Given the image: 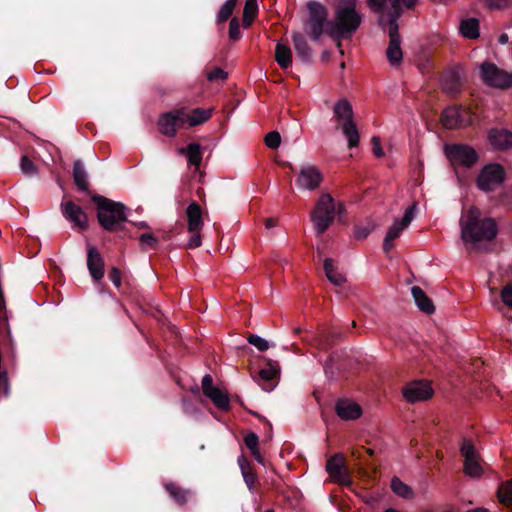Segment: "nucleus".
<instances>
[{
	"instance_id": "nucleus-40",
	"label": "nucleus",
	"mask_w": 512,
	"mask_h": 512,
	"mask_svg": "<svg viewBox=\"0 0 512 512\" xmlns=\"http://www.w3.org/2000/svg\"><path fill=\"white\" fill-rule=\"evenodd\" d=\"M229 39L233 42H236L241 39L242 32L240 28V21L237 17H233L229 23Z\"/></svg>"
},
{
	"instance_id": "nucleus-16",
	"label": "nucleus",
	"mask_w": 512,
	"mask_h": 512,
	"mask_svg": "<svg viewBox=\"0 0 512 512\" xmlns=\"http://www.w3.org/2000/svg\"><path fill=\"white\" fill-rule=\"evenodd\" d=\"M326 470L334 482L345 487L352 486L353 482L345 465V459L342 454L337 453L330 457L326 463Z\"/></svg>"
},
{
	"instance_id": "nucleus-20",
	"label": "nucleus",
	"mask_w": 512,
	"mask_h": 512,
	"mask_svg": "<svg viewBox=\"0 0 512 512\" xmlns=\"http://www.w3.org/2000/svg\"><path fill=\"white\" fill-rule=\"evenodd\" d=\"M335 412L342 420H356L362 415V408L356 402L342 398L337 400L335 404Z\"/></svg>"
},
{
	"instance_id": "nucleus-19",
	"label": "nucleus",
	"mask_w": 512,
	"mask_h": 512,
	"mask_svg": "<svg viewBox=\"0 0 512 512\" xmlns=\"http://www.w3.org/2000/svg\"><path fill=\"white\" fill-rule=\"evenodd\" d=\"M323 181V175L316 166L303 167L296 179V185L300 189L315 190Z\"/></svg>"
},
{
	"instance_id": "nucleus-47",
	"label": "nucleus",
	"mask_w": 512,
	"mask_h": 512,
	"mask_svg": "<svg viewBox=\"0 0 512 512\" xmlns=\"http://www.w3.org/2000/svg\"><path fill=\"white\" fill-rule=\"evenodd\" d=\"M228 77V73L220 67H215L212 71L207 74L209 81L225 80Z\"/></svg>"
},
{
	"instance_id": "nucleus-28",
	"label": "nucleus",
	"mask_w": 512,
	"mask_h": 512,
	"mask_svg": "<svg viewBox=\"0 0 512 512\" xmlns=\"http://www.w3.org/2000/svg\"><path fill=\"white\" fill-rule=\"evenodd\" d=\"M178 152L186 155L188 164L198 168L201 165L203 152L200 144L190 143L187 147L179 148Z\"/></svg>"
},
{
	"instance_id": "nucleus-60",
	"label": "nucleus",
	"mask_w": 512,
	"mask_h": 512,
	"mask_svg": "<svg viewBox=\"0 0 512 512\" xmlns=\"http://www.w3.org/2000/svg\"><path fill=\"white\" fill-rule=\"evenodd\" d=\"M283 167H287V168H290L291 170H293V166L291 163L289 162H286V161H283L280 163Z\"/></svg>"
},
{
	"instance_id": "nucleus-35",
	"label": "nucleus",
	"mask_w": 512,
	"mask_h": 512,
	"mask_svg": "<svg viewBox=\"0 0 512 512\" xmlns=\"http://www.w3.org/2000/svg\"><path fill=\"white\" fill-rule=\"evenodd\" d=\"M497 497L502 505L512 509V480L500 483L497 489Z\"/></svg>"
},
{
	"instance_id": "nucleus-25",
	"label": "nucleus",
	"mask_w": 512,
	"mask_h": 512,
	"mask_svg": "<svg viewBox=\"0 0 512 512\" xmlns=\"http://www.w3.org/2000/svg\"><path fill=\"white\" fill-rule=\"evenodd\" d=\"M72 176L78 190L88 194L91 197L93 194L89 190L88 173L81 160L74 161Z\"/></svg>"
},
{
	"instance_id": "nucleus-52",
	"label": "nucleus",
	"mask_w": 512,
	"mask_h": 512,
	"mask_svg": "<svg viewBox=\"0 0 512 512\" xmlns=\"http://www.w3.org/2000/svg\"><path fill=\"white\" fill-rule=\"evenodd\" d=\"M201 386L204 395L213 390L214 388H216L213 385V378L210 374H206L203 376Z\"/></svg>"
},
{
	"instance_id": "nucleus-18",
	"label": "nucleus",
	"mask_w": 512,
	"mask_h": 512,
	"mask_svg": "<svg viewBox=\"0 0 512 512\" xmlns=\"http://www.w3.org/2000/svg\"><path fill=\"white\" fill-rule=\"evenodd\" d=\"M265 365L259 370L258 384L265 391H271L275 385L276 380L280 375V367L278 362L271 359H264Z\"/></svg>"
},
{
	"instance_id": "nucleus-36",
	"label": "nucleus",
	"mask_w": 512,
	"mask_h": 512,
	"mask_svg": "<svg viewBox=\"0 0 512 512\" xmlns=\"http://www.w3.org/2000/svg\"><path fill=\"white\" fill-rule=\"evenodd\" d=\"M258 15L257 0H246L243 9L242 23L244 28H249Z\"/></svg>"
},
{
	"instance_id": "nucleus-7",
	"label": "nucleus",
	"mask_w": 512,
	"mask_h": 512,
	"mask_svg": "<svg viewBox=\"0 0 512 512\" xmlns=\"http://www.w3.org/2000/svg\"><path fill=\"white\" fill-rule=\"evenodd\" d=\"M309 17L307 20V33L313 41H318L323 33H326L328 11L318 2H309L307 5Z\"/></svg>"
},
{
	"instance_id": "nucleus-46",
	"label": "nucleus",
	"mask_w": 512,
	"mask_h": 512,
	"mask_svg": "<svg viewBox=\"0 0 512 512\" xmlns=\"http://www.w3.org/2000/svg\"><path fill=\"white\" fill-rule=\"evenodd\" d=\"M367 454L368 456L372 457L374 455V450L370 449V448H364V447H361V448H358V449H355L353 452H352V456L355 457L356 459L360 460L363 462V464H366L368 465V462L366 461V459L364 458V455Z\"/></svg>"
},
{
	"instance_id": "nucleus-42",
	"label": "nucleus",
	"mask_w": 512,
	"mask_h": 512,
	"mask_svg": "<svg viewBox=\"0 0 512 512\" xmlns=\"http://www.w3.org/2000/svg\"><path fill=\"white\" fill-rule=\"evenodd\" d=\"M20 167L21 171L27 176H34L37 174V167L28 156L21 157Z\"/></svg>"
},
{
	"instance_id": "nucleus-49",
	"label": "nucleus",
	"mask_w": 512,
	"mask_h": 512,
	"mask_svg": "<svg viewBox=\"0 0 512 512\" xmlns=\"http://www.w3.org/2000/svg\"><path fill=\"white\" fill-rule=\"evenodd\" d=\"M490 9H505L512 5V0H486Z\"/></svg>"
},
{
	"instance_id": "nucleus-23",
	"label": "nucleus",
	"mask_w": 512,
	"mask_h": 512,
	"mask_svg": "<svg viewBox=\"0 0 512 512\" xmlns=\"http://www.w3.org/2000/svg\"><path fill=\"white\" fill-rule=\"evenodd\" d=\"M187 228L189 232H200L203 228V211L199 203L193 201L186 208Z\"/></svg>"
},
{
	"instance_id": "nucleus-45",
	"label": "nucleus",
	"mask_w": 512,
	"mask_h": 512,
	"mask_svg": "<svg viewBox=\"0 0 512 512\" xmlns=\"http://www.w3.org/2000/svg\"><path fill=\"white\" fill-rule=\"evenodd\" d=\"M501 300L506 306L512 309V281L502 289Z\"/></svg>"
},
{
	"instance_id": "nucleus-31",
	"label": "nucleus",
	"mask_w": 512,
	"mask_h": 512,
	"mask_svg": "<svg viewBox=\"0 0 512 512\" xmlns=\"http://www.w3.org/2000/svg\"><path fill=\"white\" fill-rule=\"evenodd\" d=\"M205 396L209 398L213 404L222 411L230 410V399L226 392H223L220 388L216 387L210 392L206 393Z\"/></svg>"
},
{
	"instance_id": "nucleus-21",
	"label": "nucleus",
	"mask_w": 512,
	"mask_h": 512,
	"mask_svg": "<svg viewBox=\"0 0 512 512\" xmlns=\"http://www.w3.org/2000/svg\"><path fill=\"white\" fill-rule=\"evenodd\" d=\"M87 268L95 282H99L104 277V259L93 246L87 248Z\"/></svg>"
},
{
	"instance_id": "nucleus-17",
	"label": "nucleus",
	"mask_w": 512,
	"mask_h": 512,
	"mask_svg": "<svg viewBox=\"0 0 512 512\" xmlns=\"http://www.w3.org/2000/svg\"><path fill=\"white\" fill-rule=\"evenodd\" d=\"M434 394V390L427 380H415L403 388V396L409 403L426 401Z\"/></svg>"
},
{
	"instance_id": "nucleus-57",
	"label": "nucleus",
	"mask_w": 512,
	"mask_h": 512,
	"mask_svg": "<svg viewBox=\"0 0 512 512\" xmlns=\"http://www.w3.org/2000/svg\"><path fill=\"white\" fill-rule=\"evenodd\" d=\"M264 225L267 229L273 228L277 225V219L276 218H266L264 220Z\"/></svg>"
},
{
	"instance_id": "nucleus-8",
	"label": "nucleus",
	"mask_w": 512,
	"mask_h": 512,
	"mask_svg": "<svg viewBox=\"0 0 512 512\" xmlns=\"http://www.w3.org/2000/svg\"><path fill=\"white\" fill-rule=\"evenodd\" d=\"M480 74L483 83L489 87L507 90L512 87V72L500 69L492 62L480 65Z\"/></svg>"
},
{
	"instance_id": "nucleus-22",
	"label": "nucleus",
	"mask_w": 512,
	"mask_h": 512,
	"mask_svg": "<svg viewBox=\"0 0 512 512\" xmlns=\"http://www.w3.org/2000/svg\"><path fill=\"white\" fill-rule=\"evenodd\" d=\"M488 139L495 150L506 151L512 149V131L505 128H491Z\"/></svg>"
},
{
	"instance_id": "nucleus-59",
	"label": "nucleus",
	"mask_w": 512,
	"mask_h": 512,
	"mask_svg": "<svg viewBox=\"0 0 512 512\" xmlns=\"http://www.w3.org/2000/svg\"><path fill=\"white\" fill-rule=\"evenodd\" d=\"M498 41L500 44L502 45H505L509 42V37L506 33H502L499 38H498Z\"/></svg>"
},
{
	"instance_id": "nucleus-24",
	"label": "nucleus",
	"mask_w": 512,
	"mask_h": 512,
	"mask_svg": "<svg viewBox=\"0 0 512 512\" xmlns=\"http://www.w3.org/2000/svg\"><path fill=\"white\" fill-rule=\"evenodd\" d=\"M213 114V108H194L188 112L184 107V121L187 127H195L207 122Z\"/></svg>"
},
{
	"instance_id": "nucleus-11",
	"label": "nucleus",
	"mask_w": 512,
	"mask_h": 512,
	"mask_svg": "<svg viewBox=\"0 0 512 512\" xmlns=\"http://www.w3.org/2000/svg\"><path fill=\"white\" fill-rule=\"evenodd\" d=\"M157 125L162 135L169 138L175 137L177 131L186 126L184 121V107L161 114Z\"/></svg>"
},
{
	"instance_id": "nucleus-54",
	"label": "nucleus",
	"mask_w": 512,
	"mask_h": 512,
	"mask_svg": "<svg viewBox=\"0 0 512 512\" xmlns=\"http://www.w3.org/2000/svg\"><path fill=\"white\" fill-rule=\"evenodd\" d=\"M372 144H373V153L376 157L380 158L384 156V151L381 147V140L378 136L372 137Z\"/></svg>"
},
{
	"instance_id": "nucleus-4",
	"label": "nucleus",
	"mask_w": 512,
	"mask_h": 512,
	"mask_svg": "<svg viewBox=\"0 0 512 512\" xmlns=\"http://www.w3.org/2000/svg\"><path fill=\"white\" fill-rule=\"evenodd\" d=\"M91 200L96 204L97 220L99 225L108 232L123 230V223L127 222V207L104 196L93 194Z\"/></svg>"
},
{
	"instance_id": "nucleus-29",
	"label": "nucleus",
	"mask_w": 512,
	"mask_h": 512,
	"mask_svg": "<svg viewBox=\"0 0 512 512\" xmlns=\"http://www.w3.org/2000/svg\"><path fill=\"white\" fill-rule=\"evenodd\" d=\"M443 90L450 95H455L460 91V76L456 70L448 71L442 78Z\"/></svg>"
},
{
	"instance_id": "nucleus-10",
	"label": "nucleus",
	"mask_w": 512,
	"mask_h": 512,
	"mask_svg": "<svg viewBox=\"0 0 512 512\" xmlns=\"http://www.w3.org/2000/svg\"><path fill=\"white\" fill-rule=\"evenodd\" d=\"M441 123L446 129H457L472 124V112L462 105L448 106L442 111Z\"/></svg>"
},
{
	"instance_id": "nucleus-27",
	"label": "nucleus",
	"mask_w": 512,
	"mask_h": 512,
	"mask_svg": "<svg viewBox=\"0 0 512 512\" xmlns=\"http://www.w3.org/2000/svg\"><path fill=\"white\" fill-rule=\"evenodd\" d=\"M292 40L297 56L303 62H310L312 59V49L308 45V42L305 39V37L300 33H294L292 35Z\"/></svg>"
},
{
	"instance_id": "nucleus-55",
	"label": "nucleus",
	"mask_w": 512,
	"mask_h": 512,
	"mask_svg": "<svg viewBox=\"0 0 512 512\" xmlns=\"http://www.w3.org/2000/svg\"><path fill=\"white\" fill-rule=\"evenodd\" d=\"M192 236L190 237L187 248L188 249H194L201 245V235L200 232H191Z\"/></svg>"
},
{
	"instance_id": "nucleus-1",
	"label": "nucleus",
	"mask_w": 512,
	"mask_h": 512,
	"mask_svg": "<svg viewBox=\"0 0 512 512\" xmlns=\"http://www.w3.org/2000/svg\"><path fill=\"white\" fill-rule=\"evenodd\" d=\"M367 2L374 12L382 13L386 9L388 0H367ZM417 2L418 0H389L391 9L388 12L389 45L386 56L392 66L399 65L403 59L398 19L402 16L404 8L413 9Z\"/></svg>"
},
{
	"instance_id": "nucleus-64",
	"label": "nucleus",
	"mask_w": 512,
	"mask_h": 512,
	"mask_svg": "<svg viewBox=\"0 0 512 512\" xmlns=\"http://www.w3.org/2000/svg\"><path fill=\"white\" fill-rule=\"evenodd\" d=\"M384 512H399V511L394 508H387Z\"/></svg>"
},
{
	"instance_id": "nucleus-13",
	"label": "nucleus",
	"mask_w": 512,
	"mask_h": 512,
	"mask_svg": "<svg viewBox=\"0 0 512 512\" xmlns=\"http://www.w3.org/2000/svg\"><path fill=\"white\" fill-rule=\"evenodd\" d=\"M460 453L464 457V473L473 478L480 477L483 473V468L473 442L469 439H464L460 447Z\"/></svg>"
},
{
	"instance_id": "nucleus-37",
	"label": "nucleus",
	"mask_w": 512,
	"mask_h": 512,
	"mask_svg": "<svg viewBox=\"0 0 512 512\" xmlns=\"http://www.w3.org/2000/svg\"><path fill=\"white\" fill-rule=\"evenodd\" d=\"M238 0H227L219 9L216 21L217 24L225 23L232 16Z\"/></svg>"
},
{
	"instance_id": "nucleus-30",
	"label": "nucleus",
	"mask_w": 512,
	"mask_h": 512,
	"mask_svg": "<svg viewBox=\"0 0 512 512\" xmlns=\"http://www.w3.org/2000/svg\"><path fill=\"white\" fill-rule=\"evenodd\" d=\"M275 60L278 65L286 70L292 65V51L289 46L283 43H277L275 48Z\"/></svg>"
},
{
	"instance_id": "nucleus-15",
	"label": "nucleus",
	"mask_w": 512,
	"mask_h": 512,
	"mask_svg": "<svg viewBox=\"0 0 512 512\" xmlns=\"http://www.w3.org/2000/svg\"><path fill=\"white\" fill-rule=\"evenodd\" d=\"M63 217L81 231L88 229V216L83 208L72 200H62L60 205Z\"/></svg>"
},
{
	"instance_id": "nucleus-14",
	"label": "nucleus",
	"mask_w": 512,
	"mask_h": 512,
	"mask_svg": "<svg viewBox=\"0 0 512 512\" xmlns=\"http://www.w3.org/2000/svg\"><path fill=\"white\" fill-rule=\"evenodd\" d=\"M416 204L409 206L400 221H395L388 229L383 241V251L385 254L394 248V240L397 239L402 231L409 226L415 217Z\"/></svg>"
},
{
	"instance_id": "nucleus-58",
	"label": "nucleus",
	"mask_w": 512,
	"mask_h": 512,
	"mask_svg": "<svg viewBox=\"0 0 512 512\" xmlns=\"http://www.w3.org/2000/svg\"><path fill=\"white\" fill-rule=\"evenodd\" d=\"M251 454L257 460V462L263 463V457L260 454L259 448H256V450H252Z\"/></svg>"
},
{
	"instance_id": "nucleus-26",
	"label": "nucleus",
	"mask_w": 512,
	"mask_h": 512,
	"mask_svg": "<svg viewBox=\"0 0 512 512\" xmlns=\"http://www.w3.org/2000/svg\"><path fill=\"white\" fill-rule=\"evenodd\" d=\"M411 293L417 307L426 314H432L435 311L432 300L425 294L419 286H413Z\"/></svg>"
},
{
	"instance_id": "nucleus-41",
	"label": "nucleus",
	"mask_w": 512,
	"mask_h": 512,
	"mask_svg": "<svg viewBox=\"0 0 512 512\" xmlns=\"http://www.w3.org/2000/svg\"><path fill=\"white\" fill-rule=\"evenodd\" d=\"M140 245L143 250L147 248L156 249L158 239L152 233H144L139 237Z\"/></svg>"
},
{
	"instance_id": "nucleus-34",
	"label": "nucleus",
	"mask_w": 512,
	"mask_h": 512,
	"mask_svg": "<svg viewBox=\"0 0 512 512\" xmlns=\"http://www.w3.org/2000/svg\"><path fill=\"white\" fill-rule=\"evenodd\" d=\"M461 34L468 39L479 37V20L477 18L464 19L460 23Z\"/></svg>"
},
{
	"instance_id": "nucleus-32",
	"label": "nucleus",
	"mask_w": 512,
	"mask_h": 512,
	"mask_svg": "<svg viewBox=\"0 0 512 512\" xmlns=\"http://www.w3.org/2000/svg\"><path fill=\"white\" fill-rule=\"evenodd\" d=\"M340 336L341 334L336 331H322L315 337V342L320 349L327 350L338 341Z\"/></svg>"
},
{
	"instance_id": "nucleus-62",
	"label": "nucleus",
	"mask_w": 512,
	"mask_h": 512,
	"mask_svg": "<svg viewBox=\"0 0 512 512\" xmlns=\"http://www.w3.org/2000/svg\"><path fill=\"white\" fill-rule=\"evenodd\" d=\"M135 225L139 228H147L148 227L146 222H139V223H136Z\"/></svg>"
},
{
	"instance_id": "nucleus-5",
	"label": "nucleus",
	"mask_w": 512,
	"mask_h": 512,
	"mask_svg": "<svg viewBox=\"0 0 512 512\" xmlns=\"http://www.w3.org/2000/svg\"><path fill=\"white\" fill-rule=\"evenodd\" d=\"M342 209V204H338V211L336 210V202L329 193L321 194L310 215L317 236L322 235L330 227L336 214L341 213Z\"/></svg>"
},
{
	"instance_id": "nucleus-63",
	"label": "nucleus",
	"mask_w": 512,
	"mask_h": 512,
	"mask_svg": "<svg viewBox=\"0 0 512 512\" xmlns=\"http://www.w3.org/2000/svg\"><path fill=\"white\" fill-rule=\"evenodd\" d=\"M469 512H489V510H487L485 508H476V509L471 510Z\"/></svg>"
},
{
	"instance_id": "nucleus-50",
	"label": "nucleus",
	"mask_w": 512,
	"mask_h": 512,
	"mask_svg": "<svg viewBox=\"0 0 512 512\" xmlns=\"http://www.w3.org/2000/svg\"><path fill=\"white\" fill-rule=\"evenodd\" d=\"M326 277L335 286H341L346 281L345 277L338 270H334L331 274L326 275Z\"/></svg>"
},
{
	"instance_id": "nucleus-39",
	"label": "nucleus",
	"mask_w": 512,
	"mask_h": 512,
	"mask_svg": "<svg viewBox=\"0 0 512 512\" xmlns=\"http://www.w3.org/2000/svg\"><path fill=\"white\" fill-rule=\"evenodd\" d=\"M166 490L170 494V496L180 505H183L186 503V492L180 488L179 486L169 483L165 486Z\"/></svg>"
},
{
	"instance_id": "nucleus-48",
	"label": "nucleus",
	"mask_w": 512,
	"mask_h": 512,
	"mask_svg": "<svg viewBox=\"0 0 512 512\" xmlns=\"http://www.w3.org/2000/svg\"><path fill=\"white\" fill-rule=\"evenodd\" d=\"M244 443L250 451L256 450V448H258L259 438L257 434L250 432L244 437Z\"/></svg>"
},
{
	"instance_id": "nucleus-6",
	"label": "nucleus",
	"mask_w": 512,
	"mask_h": 512,
	"mask_svg": "<svg viewBox=\"0 0 512 512\" xmlns=\"http://www.w3.org/2000/svg\"><path fill=\"white\" fill-rule=\"evenodd\" d=\"M333 113L337 121L336 128L342 130V133L348 140V147H357L360 142V136L353 119L354 112L350 102L345 98L338 100L334 104Z\"/></svg>"
},
{
	"instance_id": "nucleus-38",
	"label": "nucleus",
	"mask_w": 512,
	"mask_h": 512,
	"mask_svg": "<svg viewBox=\"0 0 512 512\" xmlns=\"http://www.w3.org/2000/svg\"><path fill=\"white\" fill-rule=\"evenodd\" d=\"M391 489L396 495L402 498L408 499L413 495L412 489L397 477H393L391 481Z\"/></svg>"
},
{
	"instance_id": "nucleus-44",
	"label": "nucleus",
	"mask_w": 512,
	"mask_h": 512,
	"mask_svg": "<svg viewBox=\"0 0 512 512\" xmlns=\"http://www.w3.org/2000/svg\"><path fill=\"white\" fill-rule=\"evenodd\" d=\"M247 341L249 344L255 346L259 351H266L269 348L268 341L256 334H250Z\"/></svg>"
},
{
	"instance_id": "nucleus-53",
	"label": "nucleus",
	"mask_w": 512,
	"mask_h": 512,
	"mask_svg": "<svg viewBox=\"0 0 512 512\" xmlns=\"http://www.w3.org/2000/svg\"><path fill=\"white\" fill-rule=\"evenodd\" d=\"M370 233L371 229L367 226H356L354 229V237L358 240L367 238Z\"/></svg>"
},
{
	"instance_id": "nucleus-43",
	"label": "nucleus",
	"mask_w": 512,
	"mask_h": 512,
	"mask_svg": "<svg viewBox=\"0 0 512 512\" xmlns=\"http://www.w3.org/2000/svg\"><path fill=\"white\" fill-rule=\"evenodd\" d=\"M265 145L270 149H277L281 144V136L277 131L269 132L264 139Z\"/></svg>"
},
{
	"instance_id": "nucleus-9",
	"label": "nucleus",
	"mask_w": 512,
	"mask_h": 512,
	"mask_svg": "<svg viewBox=\"0 0 512 512\" xmlns=\"http://www.w3.org/2000/svg\"><path fill=\"white\" fill-rule=\"evenodd\" d=\"M505 180V170L497 163L484 166L476 180L477 187L484 192H492Z\"/></svg>"
},
{
	"instance_id": "nucleus-51",
	"label": "nucleus",
	"mask_w": 512,
	"mask_h": 512,
	"mask_svg": "<svg viewBox=\"0 0 512 512\" xmlns=\"http://www.w3.org/2000/svg\"><path fill=\"white\" fill-rule=\"evenodd\" d=\"M109 279L117 287H121V271L117 267H112L109 271Z\"/></svg>"
},
{
	"instance_id": "nucleus-3",
	"label": "nucleus",
	"mask_w": 512,
	"mask_h": 512,
	"mask_svg": "<svg viewBox=\"0 0 512 512\" xmlns=\"http://www.w3.org/2000/svg\"><path fill=\"white\" fill-rule=\"evenodd\" d=\"M461 239L468 243L491 241L498 233V227L493 218L481 217L480 210L472 206L465 217L460 219Z\"/></svg>"
},
{
	"instance_id": "nucleus-2",
	"label": "nucleus",
	"mask_w": 512,
	"mask_h": 512,
	"mask_svg": "<svg viewBox=\"0 0 512 512\" xmlns=\"http://www.w3.org/2000/svg\"><path fill=\"white\" fill-rule=\"evenodd\" d=\"M362 23V15L357 11L356 0H339L334 6V17L327 23L326 34L338 41L350 39Z\"/></svg>"
},
{
	"instance_id": "nucleus-56",
	"label": "nucleus",
	"mask_w": 512,
	"mask_h": 512,
	"mask_svg": "<svg viewBox=\"0 0 512 512\" xmlns=\"http://www.w3.org/2000/svg\"><path fill=\"white\" fill-rule=\"evenodd\" d=\"M323 267L326 275L331 274L334 270H337V268L334 266L333 259L331 258H326L324 260Z\"/></svg>"
},
{
	"instance_id": "nucleus-61",
	"label": "nucleus",
	"mask_w": 512,
	"mask_h": 512,
	"mask_svg": "<svg viewBox=\"0 0 512 512\" xmlns=\"http://www.w3.org/2000/svg\"><path fill=\"white\" fill-rule=\"evenodd\" d=\"M197 195L202 199L205 196L204 190L202 188H198Z\"/></svg>"
},
{
	"instance_id": "nucleus-12",
	"label": "nucleus",
	"mask_w": 512,
	"mask_h": 512,
	"mask_svg": "<svg viewBox=\"0 0 512 512\" xmlns=\"http://www.w3.org/2000/svg\"><path fill=\"white\" fill-rule=\"evenodd\" d=\"M445 154L451 162L468 168L472 167L479 158L476 150L466 144L446 145Z\"/></svg>"
},
{
	"instance_id": "nucleus-33",
	"label": "nucleus",
	"mask_w": 512,
	"mask_h": 512,
	"mask_svg": "<svg viewBox=\"0 0 512 512\" xmlns=\"http://www.w3.org/2000/svg\"><path fill=\"white\" fill-rule=\"evenodd\" d=\"M238 464L240 466L245 484L247 485L248 489L253 492L255 489V483L257 481L255 473L252 471L247 459L244 456H240L238 458Z\"/></svg>"
}]
</instances>
